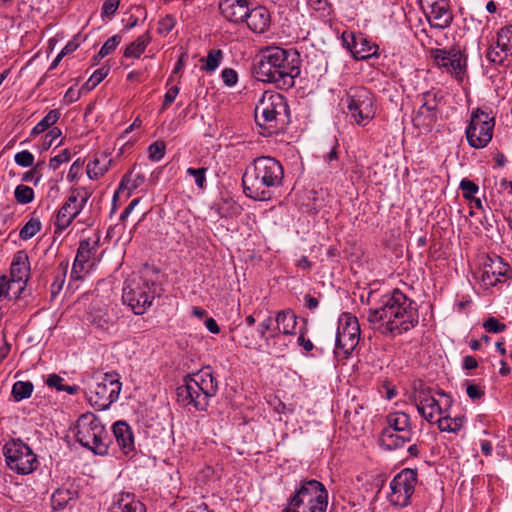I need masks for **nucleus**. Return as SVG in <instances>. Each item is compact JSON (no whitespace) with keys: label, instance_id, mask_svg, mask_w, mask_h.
<instances>
[{"label":"nucleus","instance_id":"nucleus-24","mask_svg":"<svg viewBox=\"0 0 512 512\" xmlns=\"http://www.w3.org/2000/svg\"><path fill=\"white\" fill-rule=\"evenodd\" d=\"M254 2H219L221 14L230 22L240 23L246 21L250 4Z\"/></svg>","mask_w":512,"mask_h":512},{"label":"nucleus","instance_id":"nucleus-18","mask_svg":"<svg viewBox=\"0 0 512 512\" xmlns=\"http://www.w3.org/2000/svg\"><path fill=\"white\" fill-rule=\"evenodd\" d=\"M419 100L421 105L413 116V124L417 128H431L437 120V94L426 91L419 96Z\"/></svg>","mask_w":512,"mask_h":512},{"label":"nucleus","instance_id":"nucleus-55","mask_svg":"<svg viewBox=\"0 0 512 512\" xmlns=\"http://www.w3.org/2000/svg\"><path fill=\"white\" fill-rule=\"evenodd\" d=\"M61 134L62 132L58 127L50 129L43 138L42 149L48 150L52 146L53 142L61 136Z\"/></svg>","mask_w":512,"mask_h":512},{"label":"nucleus","instance_id":"nucleus-2","mask_svg":"<svg viewBox=\"0 0 512 512\" xmlns=\"http://www.w3.org/2000/svg\"><path fill=\"white\" fill-rule=\"evenodd\" d=\"M367 320L378 324L377 329L384 335L396 336L408 332L419 323V313L413 300L395 289L383 297L382 305L369 309Z\"/></svg>","mask_w":512,"mask_h":512},{"label":"nucleus","instance_id":"nucleus-29","mask_svg":"<svg viewBox=\"0 0 512 512\" xmlns=\"http://www.w3.org/2000/svg\"><path fill=\"white\" fill-rule=\"evenodd\" d=\"M79 215L80 213L77 211V209H73L63 202L59 209L56 211L53 218V224L55 227L54 233L61 234L73 223V221Z\"/></svg>","mask_w":512,"mask_h":512},{"label":"nucleus","instance_id":"nucleus-7","mask_svg":"<svg viewBox=\"0 0 512 512\" xmlns=\"http://www.w3.org/2000/svg\"><path fill=\"white\" fill-rule=\"evenodd\" d=\"M76 439L95 454L108 453V433L101 421L92 413L82 414L76 423Z\"/></svg>","mask_w":512,"mask_h":512},{"label":"nucleus","instance_id":"nucleus-59","mask_svg":"<svg viewBox=\"0 0 512 512\" xmlns=\"http://www.w3.org/2000/svg\"><path fill=\"white\" fill-rule=\"evenodd\" d=\"M178 93H179L178 86L174 85V86L170 87L167 90V92L165 93L161 110H165L171 103H173L174 100L176 99Z\"/></svg>","mask_w":512,"mask_h":512},{"label":"nucleus","instance_id":"nucleus-14","mask_svg":"<svg viewBox=\"0 0 512 512\" xmlns=\"http://www.w3.org/2000/svg\"><path fill=\"white\" fill-rule=\"evenodd\" d=\"M417 470L404 468L390 482L391 493L389 501L392 505L407 507L417 484Z\"/></svg>","mask_w":512,"mask_h":512},{"label":"nucleus","instance_id":"nucleus-47","mask_svg":"<svg viewBox=\"0 0 512 512\" xmlns=\"http://www.w3.org/2000/svg\"><path fill=\"white\" fill-rule=\"evenodd\" d=\"M272 323V316H268L258 325L257 329H255L260 340H265L266 342H268L270 339H274L277 337L276 332H274L270 336H267V332L271 330Z\"/></svg>","mask_w":512,"mask_h":512},{"label":"nucleus","instance_id":"nucleus-10","mask_svg":"<svg viewBox=\"0 0 512 512\" xmlns=\"http://www.w3.org/2000/svg\"><path fill=\"white\" fill-rule=\"evenodd\" d=\"M348 114L359 126H366L376 115L375 98L365 87H351L346 93Z\"/></svg>","mask_w":512,"mask_h":512},{"label":"nucleus","instance_id":"nucleus-1","mask_svg":"<svg viewBox=\"0 0 512 512\" xmlns=\"http://www.w3.org/2000/svg\"><path fill=\"white\" fill-rule=\"evenodd\" d=\"M252 73L258 81L273 83L283 90L290 89L301 73L300 54L295 49L265 47L257 55Z\"/></svg>","mask_w":512,"mask_h":512},{"label":"nucleus","instance_id":"nucleus-58","mask_svg":"<svg viewBox=\"0 0 512 512\" xmlns=\"http://www.w3.org/2000/svg\"><path fill=\"white\" fill-rule=\"evenodd\" d=\"M466 393L472 400L481 399L485 394L484 390L479 385L470 382L467 383Z\"/></svg>","mask_w":512,"mask_h":512},{"label":"nucleus","instance_id":"nucleus-30","mask_svg":"<svg viewBox=\"0 0 512 512\" xmlns=\"http://www.w3.org/2000/svg\"><path fill=\"white\" fill-rule=\"evenodd\" d=\"M276 327L273 329L276 336L282 333L284 335H294L297 325V316L291 309L278 311L275 316Z\"/></svg>","mask_w":512,"mask_h":512},{"label":"nucleus","instance_id":"nucleus-9","mask_svg":"<svg viewBox=\"0 0 512 512\" xmlns=\"http://www.w3.org/2000/svg\"><path fill=\"white\" fill-rule=\"evenodd\" d=\"M328 506V491L316 479H303L289 498L288 507L309 508L325 512Z\"/></svg>","mask_w":512,"mask_h":512},{"label":"nucleus","instance_id":"nucleus-28","mask_svg":"<svg viewBox=\"0 0 512 512\" xmlns=\"http://www.w3.org/2000/svg\"><path fill=\"white\" fill-rule=\"evenodd\" d=\"M113 512H146V507L133 493L122 492L115 496Z\"/></svg>","mask_w":512,"mask_h":512},{"label":"nucleus","instance_id":"nucleus-41","mask_svg":"<svg viewBox=\"0 0 512 512\" xmlns=\"http://www.w3.org/2000/svg\"><path fill=\"white\" fill-rule=\"evenodd\" d=\"M223 58V52L220 49H211L206 58H203L202 61L205 60V65L202 66V69L206 72H214L221 63Z\"/></svg>","mask_w":512,"mask_h":512},{"label":"nucleus","instance_id":"nucleus-53","mask_svg":"<svg viewBox=\"0 0 512 512\" xmlns=\"http://www.w3.org/2000/svg\"><path fill=\"white\" fill-rule=\"evenodd\" d=\"M70 157L71 154L69 149H64L58 155L50 159L49 167L55 171L59 168L61 164L68 162L70 160Z\"/></svg>","mask_w":512,"mask_h":512},{"label":"nucleus","instance_id":"nucleus-27","mask_svg":"<svg viewBox=\"0 0 512 512\" xmlns=\"http://www.w3.org/2000/svg\"><path fill=\"white\" fill-rule=\"evenodd\" d=\"M113 434L117 445L124 454L132 452L134 446V435L131 427L124 421H117L113 427Z\"/></svg>","mask_w":512,"mask_h":512},{"label":"nucleus","instance_id":"nucleus-44","mask_svg":"<svg viewBox=\"0 0 512 512\" xmlns=\"http://www.w3.org/2000/svg\"><path fill=\"white\" fill-rule=\"evenodd\" d=\"M14 196L19 204H28L34 199V190L29 186L20 184L15 188Z\"/></svg>","mask_w":512,"mask_h":512},{"label":"nucleus","instance_id":"nucleus-56","mask_svg":"<svg viewBox=\"0 0 512 512\" xmlns=\"http://www.w3.org/2000/svg\"><path fill=\"white\" fill-rule=\"evenodd\" d=\"M221 77H222L224 84L229 87L236 85V83L238 81V74L232 68L223 69V71L221 73Z\"/></svg>","mask_w":512,"mask_h":512},{"label":"nucleus","instance_id":"nucleus-36","mask_svg":"<svg viewBox=\"0 0 512 512\" xmlns=\"http://www.w3.org/2000/svg\"><path fill=\"white\" fill-rule=\"evenodd\" d=\"M87 320L92 325L100 329H108L112 319L107 311L102 309H91L88 312Z\"/></svg>","mask_w":512,"mask_h":512},{"label":"nucleus","instance_id":"nucleus-11","mask_svg":"<svg viewBox=\"0 0 512 512\" xmlns=\"http://www.w3.org/2000/svg\"><path fill=\"white\" fill-rule=\"evenodd\" d=\"M150 284L141 276L126 279L122 289L123 303L128 305L136 315H142L152 305L155 292Z\"/></svg>","mask_w":512,"mask_h":512},{"label":"nucleus","instance_id":"nucleus-64","mask_svg":"<svg viewBox=\"0 0 512 512\" xmlns=\"http://www.w3.org/2000/svg\"><path fill=\"white\" fill-rule=\"evenodd\" d=\"M120 2H104L102 7V17L111 18L117 11Z\"/></svg>","mask_w":512,"mask_h":512},{"label":"nucleus","instance_id":"nucleus-15","mask_svg":"<svg viewBox=\"0 0 512 512\" xmlns=\"http://www.w3.org/2000/svg\"><path fill=\"white\" fill-rule=\"evenodd\" d=\"M360 339V325L356 317L346 313L338 322L336 348L348 356L356 348Z\"/></svg>","mask_w":512,"mask_h":512},{"label":"nucleus","instance_id":"nucleus-54","mask_svg":"<svg viewBox=\"0 0 512 512\" xmlns=\"http://www.w3.org/2000/svg\"><path fill=\"white\" fill-rule=\"evenodd\" d=\"M175 18L171 15H166L158 22V32L162 35H167L175 26Z\"/></svg>","mask_w":512,"mask_h":512},{"label":"nucleus","instance_id":"nucleus-25","mask_svg":"<svg viewBox=\"0 0 512 512\" xmlns=\"http://www.w3.org/2000/svg\"><path fill=\"white\" fill-rule=\"evenodd\" d=\"M248 14L249 16H247L245 22L252 31L263 33L269 28L270 13L266 7L260 5L250 6Z\"/></svg>","mask_w":512,"mask_h":512},{"label":"nucleus","instance_id":"nucleus-32","mask_svg":"<svg viewBox=\"0 0 512 512\" xmlns=\"http://www.w3.org/2000/svg\"><path fill=\"white\" fill-rule=\"evenodd\" d=\"M68 272V261H62L53 271V281L50 285L51 300H54L61 292Z\"/></svg>","mask_w":512,"mask_h":512},{"label":"nucleus","instance_id":"nucleus-51","mask_svg":"<svg viewBox=\"0 0 512 512\" xmlns=\"http://www.w3.org/2000/svg\"><path fill=\"white\" fill-rule=\"evenodd\" d=\"M14 161L21 167H31L34 164V155L28 150H23L15 154Z\"/></svg>","mask_w":512,"mask_h":512},{"label":"nucleus","instance_id":"nucleus-5","mask_svg":"<svg viewBox=\"0 0 512 512\" xmlns=\"http://www.w3.org/2000/svg\"><path fill=\"white\" fill-rule=\"evenodd\" d=\"M254 116L261 135L278 134L288 125L290 119L285 97L279 93L265 92L255 107Z\"/></svg>","mask_w":512,"mask_h":512},{"label":"nucleus","instance_id":"nucleus-38","mask_svg":"<svg viewBox=\"0 0 512 512\" xmlns=\"http://www.w3.org/2000/svg\"><path fill=\"white\" fill-rule=\"evenodd\" d=\"M75 493L69 489L59 488L52 494L51 502L54 509H63L74 500Z\"/></svg>","mask_w":512,"mask_h":512},{"label":"nucleus","instance_id":"nucleus-50","mask_svg":"<svg viewBox=\"0 0 512 512\" xmlns=\"http://www.w3.org/2000/svg\"><path fill=\"white\" fill-rule=\"evenodd\" d=\"M206 172L207 168L201 167V168H188L187 174L191 175L194 178L195 184L203 189L205 187L206 183Z\"/></svg>","mask_w":512,"mask_h":512},{"label":"nucleus","instance_id":"nucleus-21","mask_svg":"<svg viewBox=\"0 0 512 512\" xmlns=\"http://www.w3.org/2000/svg\"><path fill=\"white\" fill-rule=\"evenodd\" d=\"M423 3L419 2L432 27L444 29L451 24L453 15L448 2H426V6Z\"/></svg>","mask_w":512,"mask_h":512},{"label":"nucleus","instance_id":"nucleus-22","mask_svg":"<svg viewBox=\"0 0 512 512\" xmlns=\"http://www.w3.org/2000/svg\"><path fill=\"white\" fill-rule=\"evenodd\" d=\"M29 272L30 268L27 254L23 251L17 252L13 257L10 268L11 279L17 284L14 299L20 298L29 278Z\"/></svg>","mask_w":512,"mask_h":512},{"label":"nucleus","instance_id":"nucleus-48","mask_svg":"<svg viewBox=\"0 0 512 512\" xmlns=\"http://www.w3.org/2000/svg\"><path fill=\"white\" fill-rule=\"evenodd\" d=\"M165 149L166 145L165 142L162 140H158L152 143L148 147L149 159L154 162L160 161L165 155Z\"/></svg>","mask_w":512,"mask_h":512},{"label":"nucleus","instance_id":"nucleus-42","mask_svg":"<svg viewBox=\"0 0 512 512\" xmlns=\"http://www.w3.org/2000/svg\"><path fill=\"white\" fill-rule=\"evenodd\" d=\"M41 230V222L38 218H31L20 229L19 236L23 240L31 239Z\"/></svg>","mask_w":512,"mask_h":512},{"label":"nucleus","instance_id":"nucleus-45","mask_svg":"<svg viewBox=\"0 0 512 512\" xmlns=\"http://www.w3.org/2000/svg\"><path fill=\"white\" fill-rule=\"evenodd\" d=\"M310 7L311 15L317 14L321 19L327 18L332 12L330 2H307Z\"/></svg>","mask_w":512,"mask_h":512},{"label":"nucleus","instance_id":"nucleus-8","mask_svg":"<svg viewBox=\"0 0 512 512\" xmlns=\"http://www.w3.org/2000/svg\"><path fill=\"white\" fill-rule=\"evenodd\" d=\"M386 424L379 438L382 447L394 450L411 442L413 429L408 414L401 411L391 412L386 416Z\"/></svg>","mask_w":512,"mask_h":512},{"label":"nucleus","instance_id":"nucleus-40","mask_svg":"<svg viewBox=\"0 0 512 512\" xmlns=\"http://www.w3.org/2000/svg\"><path fill=\"white\" fill-rule=\"evenodd\" d=\"M34 386L30 381H17L12 387V397L15 401L19 402L29 398L32 395Z\"/></svg>","mask_w":512,"mask_h":512},{"label":"nucleus","instance_id":"nucleus-39","mask_svg":"<svg viewBox=\"0 0 512 512\" xmlns=\"http://www.w3.org/2000/svg\"><path fill=\"white\" fill-rule=\"evenodd\" d=\"M438 428L441 432H449V433H456L458 432L462 427V418L461 417H454L452 418L449 415H444L436 420Z\"/></svg>","mask_w":512,"mask_h":512},{"label":"nucleus","instance_id":"nucleus-61","mask_svg":"<svg viewBox=\"0 0 512 512\" xmlns=\"http://www.w3.org/2000/svg\"><path fill=\"white\" fill-rule=\"evenodd\" d=\"M270 405L273 407V410L278 414L286 412L292 413L294 411L293 408L286 406V404L277 397H274V399L270 401Z\"/></svg>","mask_w":512,"mask_h":512},{"label":"nucleus","instance_id":"nucleus-31","mask_svg":"<svg viewBox=\"0 0 512 512\" xmlns=\"http://www.w3.org/2000/svg\"><path fill=\"white\" fill-rule=\"evenodd\" d=\"M91 195L92 192L88 188L72 187L64 203L81 213Z\"/></svg>","mask_w":512,"mask_h":512},{"label":"nucleus","instance_id":"nucleus-3","mask_svg":"<svg viewBox=\"0 0 512 512\" xmlns=\"http://www.w3.org/2000/svg\"><path fill=\"white\" fill-rule=\"evenodd\" d=\"M284 169L282 164L270 156H260L249 164L242 176L243 190L247 197L257 201H268L273 190L282 186Z\"/></svg>","mask_w":512,"mask_h":512},{"label":"nucleus","instance_id":"nucleus-35","mask_svg":"<svg viewBox=\"0 0 512 512\" xmlns=\"http://www.w3.org/2000/svg\"><path fill=\"white\" fill-rule=\"evenodd\" d=\"M111 159H107L106 156L103 159L95 157L89 161L86 167L87 176L92 180H97L102 177L108 171V165L111 163Z\"/></svg>","mask_w":512,"mask_h":512},{"label":"nucleus","instance_id":"nucleus-19","mask_svg":"<svg viewBox=\"0 0 512 512\" xmlns=\"http://www.w3.org/2000/svg\"><path fill=\"white\" fill-rule=\"evenodd\" d=\"M486 57L496 65H504L509 57L512 58V29L510 27H503L498 31L496 41L488 48Z\"/></svg>","mask_w":512,"mask_h":512},{"label":"nucleus","instance_id":"nucleus-16","mask_svg":"<svg viewBox=\"0 0 512 512\" xmlns=\"http://www.w3.org/2000/svg\"><path fill=\"white\" fill-rule=\"evenodd\" d=\"M431 57L434 59L438 67L445 69L449 73L456 76L461 75L466 68V56L460 49H432Z\"/></svg>","mask_w":512,"mask_h":512},{"label":"nucleus","instance_id":"nucleus-57","mask_svg":"<svg viewBox=\"0 0 512 512\" xmlns=\"http://www.w3.org/2000/svg\"><path fill=\"white\" fill-rule=\"evenodd\" d=\"M83 164H84V161H82L81 159H77L76 161L73 162V164L71 165V167L68 171V174H67V180L69 182H74L75 180L78 179V177L81 173Z\"/></svg>","mask_w":512,"mask_h":512},{"label":"nucleus","instance_id":"nucleus-33","mask_svg":"<svg viewBox=\"0 0 512 512\" xmlns=\"http://www.w3.org/2000/svg\"><path fill=\"white\" fill-rule=\"evenodd\" d=\"M99 248V236L95 239H83L79 242L76 258L78 262L87 263L95 254Z\"/></svg>","mask_w":512,"mask_h":512},{"label":"nucleus","instance_id":"nucleus-34","mask_svg":"<svg viewBox=\"0 0 512 512\" xmlns=\"http://www.w3.org/2000/svg\"><path fill=\"white\" fill-rule=\"evenodd\" d=\"M150 42L151 37L148 32L140 35L126 47L124 56L127 58H139Z\"/></svg>","mask_w":512,"mask_h":512},{"label":"nucleus","instance_id":"nucleus-37","mask_svg":"<svg viewBox=\"0 0 512 512\" xmlns=\"http://www.w3.org/2000/svg\"><path fill=\"white\" fill-rule=\"evenodd\" d=\"M60 112L57 109L50 110L44 118L39 121L32 129L31 135L36 136L39 135L46 130H48L51 126H53L60 118Z\"/></svg>","mask_w":512,"mask_h":512},{"label":"nucleus","instance_id":"nucleus-12","mask_svg":"<svg viewBox=\"0 0 512 512\" xmlns=\"http://www.w3.org/2000/svg\"><path fill=\"white\" fill-rule=\"evenodd\" d=\"M7 466L17 474L32 473L38 466L36 454L21 439H11L3 447Z\"/></svg>","mask_w":512,"mask_h":512},{"label":"nucleus","instance_id":"nucleus-6","mask_svg":"<svg viewBox=\"0 0 512 512\" xmlns=\"http://www.w3.org/2000/svg\"><path fill=\"white\" fill-rule=\"evenodd\" d=\"M122 383L116 372L96 375L88 382L86 396L90 404L99 411L108 409L117 401Z\"/></svg>","mask_w":512,"mask_h":512},{"label":"nucleus","instance_id":"nucleus-46","mask_svg":"<svg viewBox=\"0 0 512 512\" xmlns=\"http://www.w3.org/2000/svg\"><path fill=\"white\" fill-rule=\"evenodd\" d=\"M17 286L14 280L9 279L6 275L0 277V301L3 299L15 300L14 294L11 295L10 291L12 288Z\"/></svg>","mask_w":512,"mask_h":512},{"label":"nucleus","instance_id":"nucleus-63","mask_svg":"<svg viewBox=\"0 0 512 512\" xmlns=\"http://www.w3.org/2000/svg\"><path fill=\"white\" fill-rule=\"evenodd\" d=\"M297 344L302 347L306 352H310L314 348V344L310 339L305 338V330L301 329L297 339Z\"/></svg>","mask_w":512,"mask_h":512},{"label":"nucleus","instance_id":"nucleus-49","mask_svg":"<svg viewBox=\"0 0 512 512\" xmlns=\"http://www.w3.org/2000/svg\"><path fill=\"white\" fill-rule=\"evenodd\" d=\"M459 188L462 191L463 197L467 200H472L479 191L478 185L467 178L461 180Z\"/></svg>","mask_w":512,"mask_h":512},{"label":"nucleus","instance_id":"nucleus-13","mask_svg":"<svg viewBox=\"0 0 512 512\" xmlns=\"http://www.w3.org/2000/svg\"><path fill=\"white\" fill-rule=\"evenodd\" d=\"M494 126V117L480 108L474 109L465 131L468 144L475 149L486 147L492 139Z\"/></svg>","mask_w":512,"mask_h":512},{"label":"nucleus","instance_id":"nucleus-43","mask_svg":"<svg viewBox=\"0 0 512 512\" xmlns=\"http://www.w3.org/2000/svg\"><path fill=\"white\" fill-rule=\"evenodd\" d=\"M122 38L120 35H114L110 37L101 47L100 51L97 55L94 56V62H97L99 59L104 58L105 56L111 54L117 46L120 44Z\"/></svg>","mask_w":512,"mask_h":512},{"label":"nucleus","instance_id":"nucleus-60","mask_svg":"<svg viewBox=\"0 0 512 512\" xmlns=\"http://www.w3.org/2000/svg\"><path fill=\"white\" fill-rule=\"evenodd\" d=\"M42 164H43V162H41V163L39 162L33 169H31L28 172H25L23 174L22 180L25 182H33L34 185H37L40 181L41 176L40 175L36 176V174L38 173V168Z\"/></svg>","mask_w":512,"mask_h":512},{"label":"nucleus","instance_id":"nucleus-23","mask_svg":"<svg viewBox=\"0 0 512 512\" xmlns=\"http://www.w3.org/2000/svg\"><path fill=\"white\" fill-rule=\"evenodd\" d=\"M508 271V264L504 263L501 257L496 256L489 258V263H485L481 278L485 285L494 286L500 281V277L506 276Z\"/></svg>","mask_w":512,"mask_h":512},{"label":"nucleus","instance_id":"nucleus-20","mask_svg":"<svg viewBox=\"0 0 512 512\" xmlns=\"http://www.w3.org/2000/svg\"><path fill=\"white\" fill-rule=\"evenodd\" d=\"M415 405L418 413L430 424H434L436 415H443V407L437 399L432 395L430 388H421L414 397Z\"/></svg>","mask_w":512,"mask_h":512},{"label":"nucleus","instance_id":"nucleus-17","mask_svg":"<svg viewBox=\"0 0 512 512\" xmlns=\"http://www.w3.org/2000/svg\"><path fill=\"white\" fill-rule=\"evenodd\" d=\"M342 42L353 57L357 60H365L376 56L378 46L371 42L363 33L343 32Z\"/></svg>","mask_w":512,"mask_h":512},{"label":"nucleus","instance_id":"nucleus-52","mask_svg":"<svg viewBox=\"0 0 512 512\" xmlns=\"http://www.w3.org/2000/svg\"><path fill=\"white\" fill-rule=\"evenodd\" d=\"M483 328L488 333H501L506 329V325L504 323L499 322L495 317H489L484 323Z\"/></svg>","mask_w":512,"mask_h":512},{"label":"nucleus","instance_id":"nucleus-4","mask_svg":"<svg viewBox=\"0 0 512 512\" xmlns=\"http://www.w3.org/2000/svg\"><path fill=\"white\" fill-rule=\"evenodd\" d=\"M218 392V381L209 367L188 374L184 384L176 391L177 400L183 406L192 405L197 411H206L211 398Z\"/></svg>","mask_w":512,"mask_h":512},{"label":"nucleus","instance_id":"nucleus-26","mask_svg":"<svg viewBox=\"0 0 512 512\" xmlns=\"http://www.w3.org/2000/svg\"><path fill=\"white\" fill-rule=\"evenodd\" d=\"M232 339L240 346L248 349H259L261 346L255 328L244 326L242 323L232 329Z\"/></svg>","mask_w":512,"mask_h":512},{"label":"nucleus","instance_id":"nucleus-62","mask_svg":"<svg viewBox=\"0 0 512 512\" xmlns=\"http://www.w3.org/2000/svg\"><path fill=\"white\" fill-rule=\"evenodd\" d=\"M80 45V34L74 36L72 40H70L64 48L61 50V54L66 56L72 52H74Z\"/></svg>","mask_w":512,"mask_h":512}]
</instances>
